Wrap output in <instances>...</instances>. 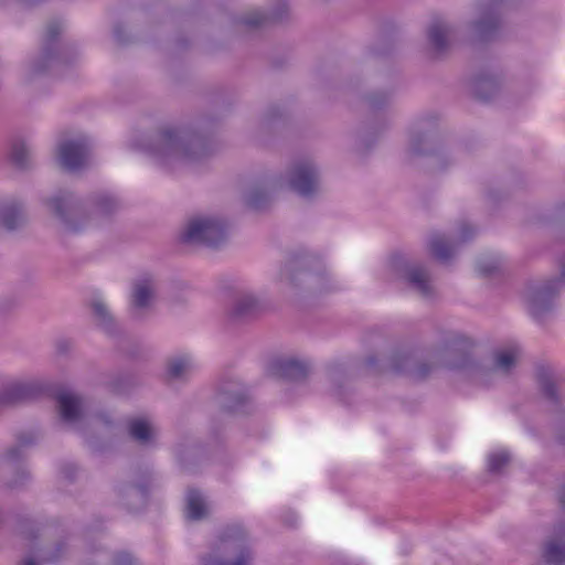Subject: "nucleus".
<instances>
[{
  "instance_id": "obj_1",
  "label": "nucleus",
  "mask_w": 565,
  "mask_h": 565,
  "mask_svg": "<svg viewBox=\"0 0 565 565\" xmlns=\"http://www.w3.org/2000/svg\"><path fill=\"white\" fill-rule=\"evenodd\" d=\"M145 151L156 164L171 170L201 158L204 145L199 137L185 129L169 128L158 132Z\"/></svg>"
},
{
  "instance_id": "obj_2",
  "label": "nucleus",
  "mask_w": 565,
  "mask_h": 565,
  "mask_svg": "<svg viewBox=\"0 0 565 565\" xmlns=\"http://www.w3.org/2000/svg\"><path fill=\"white\" fill-rule=\"evenodd\" d=\"M47 204L64 230L72 233L81 232L97 223L107 216L116 205L110 198H102L94 204H83L68 192L56 194L49 200Z\"/></svg>"
},
{
  "instance_id": "obj_3",
  "label": "nucleus",
  "mask_w": 565,
  "mask_h": 565,
  "mask_svg": "<svg viewBox=\"0 0 565 565\" xmlns=\"http://www.w3.org/2000/svg\"><path fill=\"white\" fill-rule=\"evenodd\" d=\"M227 225L216 215L199 214L190 217L180 233L186 244L217 246L226 239Z\"/></svg>"
},
{
  "instance_id": "obj_4",
  "label": "nucleus",
  "mask_w": 565,
  "mask_h": 565,
  "mask_svg": "<svg viewBox=\"0 0 565 565\" xmlns=\"http://www.w3.org/2000/svg\"><path fill=\"white\" fill-rule=\"evenodd\" d=\"M562 282H565V258L561 264L559 279L543 284H533L526 288L524 300L529 312L535 319H541L545 313L552 310Z\"/></svg>"
},
{
  "instance_id": "obj_5",
  "label": "nucleus",
  "mask_w": 565,
  "mask_h": 565,
  "mask_svg": "<svg viewBox=\"0 0 565 565\" xmlns=\"http://www.w3.org/2000/svg\"><path fill=\"white\" fill-rule=\"evenodd\" d=\"M252 554L241 530L222 539L217 551L204 559L203 565H249Z\"/></svg>"
},
{
  "instance_id": "obj_6",
  "label": "nucleus",
  "mask_w": 565,
  "mask_h": 565,
  "mask_svg": "<svg viewBox=\"0 0 565 565\" xmlns=\"http://www.w3.org/2000/svg\"><path fill=\"white\" fill-rule=\"evenodd\" d=\"M392 270L396 278L407 281L420 296H431L433 285L424 268L409 265L403 257H396L392 262Z\"/></svg>"
},
{
  "instance_id": "obj_7",
  "label": "nucleus",
  "mask_w": 565,
  "mask_h": 565,
  "mask_svg": "<svg viewBox=\"0 0 565 565\" xmlns=\"http://www.w3.org/2000/svg\"><path fill=\"white\" fill-rule=\"evenodd\" d=\"M89 146L85 137L63 140L57 148V160L60 164L68 170L76 171L83 168L88 161Z\"/></svg>"
},
{
  "instance_id": "obj_8",
  "label": "nucleus",
  "mask_w": 565,
  "mask_h": 565,
  "mask_svg": "<svg viewBox=\"0 0 565 565\" xmlns=\"http://www.w3.org/2000/svg\"><path fill=\"white\" fill-rule=\"evenodd\" d=\"M288 184L292 191L302 196L315 193L319 185L316 167L310 161L296 163L288 175Z\"/></svg>"
},
{
  "instance_id": "obj_9",
  "label": "nucleus",
  "mask_w": 565,
  "mask_h": 565,
  "mask_svg": "<svg viewBox=\"0 0 565 565\" xmlns=\"http://www.w3.org/2000/svg\"><path fill=\"white\" fill-rule=\"evenodd\" d=\"M542 557L550 565H565V524L555 526L547 535Z\"/></svg>"
},
{
  "instance_id": "obj_10",
  "label": "nucleus",
  "mask_w": 565,
  "mask_h": 565,
  "mask_svg": "<svg viewBox=\"0 0 565 565\" xmlns=\"http://www.w3.org/2000/svg\"><path fill=\"white\" fill-rule=\"evenodd\" d=\"M57 405L61 418L68 425L82 423L84 417L83 399L71 391H63L57 394Z\"/></svg>"
},
{
  "instance_id": "obj_11",
  "label": "nucleus",
  "mask_w": 565,
  "mask_h": 565,
  "mask_svg": "<svg viewBox=\"0 0 565 565\" xmlns=\"http://www.w3.org/2000/svg\"><path fill=\"white\" fill-rule=\"evenodd\" d=\"M154 299V282L150 277H142L134 285L131 295V312L140 317L143 310L151 307Z\"/></svg>"
},
{
  "instance_id": "obj_12",
  "label": "nucleus",
  "mask_w": 565,
  "mask_h": 565,
  "mask_svg": "<svg viewBox=\"0 0 565 565\" xmlns=\"http://www.w3.org/2000/svg\"><path fill=\"white\" fill-rule=\"evenodd\" d=\"M265 308L264 302L252 292L236 296L231 307V316L236 319L253 317Z\"/></svg>"
},
{
  "instance_id": "obj_13",
  "label": "nucleus",
  "mask_w": 565,
  "mask_h": 565,
  "mask_svg": "<svg viewBox=\"0 0 565 565\" xmlns=\"http://www.w3.org/2000/svg\"><path fill=\"white\" fill-rule=\"evenodd\" d=\"M427 34L431 47L437 53H441L449 47L454 30L443 19L438 18L430 23Z\"/></svg>"
},
{
  "instance_id": "obj_14",
  "label": "nucleus",
  "mask_w": 565,
  "mask_h": 565,
  "mask_svg": "<svg viewBox=\"0 0 565 565\" xmlns=\"http://www.w3.org/2000/svg\"><path fill=\"white\" fill-rule=\"evenodd\" d=\"M276 372L287 380L298 381L308 373V365L296 358H286L276 362Z\"/></svg>"
},
{
  "instance_id": "obj_15",
  "label": "nucleus",
  "mask_w": 565,
  "mask_h": 565,
  "mask_svg": "<svg viewBox=\"0 0 565 565\" xmlns=\"http://www.w3.org/2000/svg\"><path fill=\"white\" fill-rule=\"evenodd\" d=\"M21 206L15 201H3L0 203V221L9 230H14L23 222Z\"/></svg>"
},
{
  "instance_id": "obj_16",
  "label": "nucleus",
  "mask_w": 565,
  "mask_h": 565,
  "mask_svg": "<svg viewBox=\"0 0 565 565\" xmlns=\"http://www.w3.org/2000/svg\"><path fill=\"white\" fill-rule=\"evenodd\" d=\"M519 358L520 350L518 347L501 348L493 354V367L497 371L508 373L516 365Z\"/></svg>"
},
{
  "instance_id": "obj_17",
  "label": "nucleus",
  "mask_w": 565,
  "mask_h": 565,
  "mask_svg": "<svg viewBox=\"0 0 565 565\" xmlns=\"http://www.w3.org/2000/svg\"><path fill=\"white\" fill-rule=\"evenodd\" d=\"M129 433L134 439L141 444H148L157 436V429L153 424L142 417L130 420Z\"/></svg>"
},
{
  "instance_id": "obj_18",
  "label": "nucleus",
  "mask_w": 565,
  "mask_h": 565,
  "mask_svg": "<svg viewBox=\"0 0 565 565\" xmlns=\"http://www.w3.org/2000/svg\"><path fill=\"white\" fill-rule=\"evenodd\" d=\"M207 504L202 494L190 489L186 493V516L191 520H200L207 513Z\"/></svg>"
},
{
  "instance_id": "obj_19",
  "label": "nucleus",
  "mask_w": 565,
  "mask_h": 565,
  "mask_svg": "<svg viewBox=\"0 0 565 565\" xmlns=\"http://www.w3.org/2000/svg\"><path fill=\"white\" fill-rule=\"evenodd\" d=\"M429 250L435 258L445 262L452 257L456 247L444 235L436 234L429 241Z\"/></svg>"
},
{
  "instance_id": "obj_20",
  "label": "nucleus",
  "mask_w": 565,
  "mask_h": 565,
  "mask_svg": "<svg viewBox=\"0 0 565 565\" xmlns=\"http://www.w3.org/2000/svg\"><path fill=\"white\" fill-rule=\"evenodd\" d=\"M193 366V361L190 356H175L168 363L167 375L171 380L182 379L192 371Z\"/></svg>"
},
{
  "instance_id": "obj_21",
  "label": "nucleus",
  "mask_w": 565,
  "mask_h": 565,
  "mask_svg": "<svg viewBox=\"0 0 565 565\" xmlns=\"http://www.w3.org/2000/svg\"><path fill=\"white\" fill-rule=\"evenodd\" d=\"M33 387L28 383H13L2 396L3 404H12L32 396Z\"/></svg>"
},
{
  "instance_id": "obj_22",
  "label": "nucleus",
  "mask_w": 565,
  "mask_h": 565,
  "mask_svg": "<svg viewBox=\"0 0 565 565\" xmlns=\"http://www.w3.org/2000/svg\"><path fill=\"white\" fill-rule=\"evenodd\" d=\"M286 11V3L281 4V9L277 12L271 13L270 15L265 14L259 10H253L247 13L244 18L243 23L246 26L255 28L265 24L269 20H280Z\"/></svg>"
},
{
  "instance_id": "obj_23",
  "label": "nucleus",
  "mask_w": 565,
  "mask_h": 565,
  "mask_svg": "<svg viewBox=\"0 0 565 565\" xmlns=\"http://www.w3.org/2000/svg\"><path fill=\"white\" fill-rule=\"evenodd\" d=\"M92 309L97 323L107 332H110L114 324V319L106 303L102 299H95L92 302Z\"/></svg>"
},
{
  "instance_id": "obj_24",
  "label": "nucleus",
  "mask_w": 565,
  "mask_h": 565,
  "mask_svg": "<svg viewBox=\"0 0 565 565\" xmlns=\"http://www.w3.org/2000/svg\"><path fill=\"white\" fill-rule=\"evenodd\" d=\"M404 363H399L398 361L394 362L393 367L398 372H408L414 377L420 379L427 374V371L423 369V366L416 365L413 356L405 355L402 356Z\"/></svg>"
},
{
  "instance_id": "obj_25",
  "label": "nucleus",
  "mask_w": 565,
  "mask_h": 565,
  "mask_svg": "<svg viewBox=\"0 0 565 565\" xmlns=\"http://www.w3.org/2000/svg\"><path fill=\"white\" fill-rule=\"evenodd\" d=\"M61 30H62V24L60 22H53L47 25L46 32H45L46 46L43 52V60L52 61L53 58H55V56H53L51 46L54 44Z\"/></svg>"
},
{
  "instance_id": "obj_26",
  "label": "nucleus",
  "mask_w": 565,
  "mask_h": 565,
  "mask_svg": "<svg viewBox=\"0 0 565 565\" xmlns=\"http://www.w3.org/2000/svg\"><path fill=\"white\" fill-rule=\"evenodd\" d=\"M30 158V149L22 140H17L11 147V160L19 167L26 166Z\"/></svg>"
},
{
  "instance_id": "obj_27",
  "label": "nucleus",
  "mask_w": 565,
  "mask_h": 565,
  "mask_svg": "<svg viewBox=\"0 0 565 565\" xmlns=\"http://www.w3.org/2000/svg\"><path fill=\"white\" fill-rule=\"evenodd\" d=\"M539 383L541 390L548 398H555L556 396V383L553 374L550 371H542L539 374Z\"/></svg>"
},
{
  "instance_id": "obj_28",
  "label": "nucleus",
  "mask_w": 565,
  "mask_h": 565,
  "mask_svg": "<svg viewBox=\"0 0 565 565\" xmlns=\"http://www.w3.org/2000/svg\"><path fill=\"white\" fill-rule=\"evenodd\" d=\"M510 460L507 451L500 450L489 455L488 467L492 472H499Z\"/></svg>"
},
{
  "instance_id": "obj_29",
  "label": "nucleus",
  "mask_w": 565,
  "mask_h": 565,
  "mask_svg": "<svg viewBox=\"0 0 565 565\" xmlns=\"http://www.w3.org/2000/svg\"><path fill=\"white\" fill-rule=\"evenodd\" d=\"M498 20L494 14H488L476 24V30L482 38L491 35L492 31L497 28Z\"/></svg>"
},
{
  "instance_id": "obj_30",
  "label": "nucleus",
  "mask_w": 565,
  "mask_h": 565,
  "mask_svg": "<svg viewBox=\"0 0 565 565\" xmlns=\"http://www.w3.org/2000/svg\"><path fill=\"white\" fill-rule=\"evenodd\" d=\"M456 360L447 363L450 369H466L471 363V355L469 352H452Z\"/></svg>"
},
{
  "instance_id": "obj_31",
  "label": "nucleus",
  "mask_w": 565,
  "mask_h": 565,
  "mask_svg": "<svg viewBox=\"0 0 565 565\" xmlns=\"http://www.w3.org/2000/svg\"><path fill=\"white\" fill-rule=\"evenodd\" d=\"M473 233L475 231L471 227L465 225L460 228L458 241L460 243L466 242L473 235Z\"/></svg>"
},
{
  "instance_id": "obj_32",
  "label": "nucleus",
  "mask_w": 565,
  "mask_h": 565,
  "mask_svg": "<svg viewBox=\"0 0 565 565\" xmlns=\"http://www.w3.org/2000/svg\"><path fill=\"white\" fill-rule=\"evenodd\" d=\"M115 565H132V558L129 554L121 553L116 557Z\"/></svg>"
},
{
  "instance_id": "obj_33",
  "label": "nucleus",
  "mask_w": 565,
  "mask_h": 565,
  "mask_svg": "<svg viewBox=\"0 0 565 565\" xmlns=\"http://www.w3.org/2000/svg\"><path fill=\"white\" fill-rule=\"evenodd\" d=\"M247 202L250 206L255 207V209H260L262 207V202H260V199H258V196L255 194V193H250L247 198Z\"/></svg>"
},
{
  "instance_id": "obj_34",
  "label": "nucleus",
  "mask_w": 565,
  "mask_h": 565,
  "mask_svg": "<svg viewBox=\"0 0 565 565\" xmlns=\"http://www.w3.org/2000/svg\"><path fill=\"white\" fill-rule=\"evenodd\" d=\"M479 267V270L483 274H490L492 273L498 266H497V263H493L491 266L487 267L484 265H482L481 263L478 265Z\"/></svg>"
},
{
  "instance_id": "obj_35",
  "label": "nucleus",
  "mask_w": 565,
  "mask_h": 565,
  "mask_svg": "<svg viewBox=\"0 0 565 565\" xmlns=\"http://www.w3.org/2000/svg\"><path fill=\"white\" fill-rule=\"evenodd\" d=\"M559 502H561L562 509L565 511V483L563 484L561 492H559Z\"/></svg>"
},
{
  "instance_id": "obj_36",
  "label": "nucleus",
  "mask_w": 565,
  "mask_h": 565,
  "mask_svg": "<svg viewBox=\"0 0 565 565\" xmlns=\"http://www.w3.org/2000/svg\"><path fill=\"white\" fill-rule=\"evenodd\" d=\"M18 457H19V455L17 454V451L14 449H11L6 454V459L9 461L15 460Z\"/></svg>"
},
{
  "instance_id": "obj_37",
  "label": "nucleus",
  "mask_w": 565,
  "mask_h": 565,
  "mask_svg": "<svg viewBox=\"0 0 565 565\" xmlns=\"http://www.w3.org/2000/svg\"><path fill=\"white\" fill-rule=\"evenodd\" d=\"M409 143H411V149L413 152H419V149L416 145V140L414 138L411 139Z\"/></svg>"
},
{
  "instance_id": "obj_38",
  "label": "nucleus",
  "mask_w": 565,
  "mask_h": 565,
  "mask_svg": "<svg viewBox=\"0 0 565 565\" xmlns=\"http://www.w3.org/2000/svg\"><path fill=\"white\" fill-rule=\"evenodd\" d=\"M23 565H36L32 558H25Z\"/></svg>"
},
{
  "instance_id": "obj_39",
  "label": "nucleus",
  "mask_w": 565,
  "mask_h": 565,
  "mask_svg": "<svg viewBox=\"0 0 565 565\" xmlns=\"http://www.w3.org/2000/svg\"><path fill=\"white\" fill-rule=\"evenodd\" d=\"M44 67H45L44 65H41V66L34 65V70H33V72H34V73H39V72L43 71V70H44Z\"/></svg>"
}]
</instances>
